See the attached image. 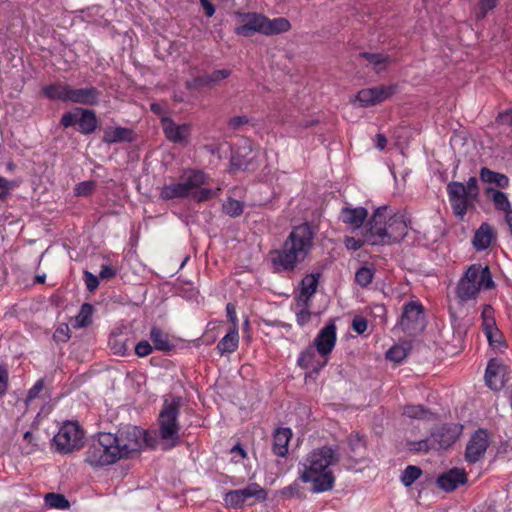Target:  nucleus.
Wrapping results in <instances>:
<instances>
[{
  "mask_svg": "<svg viewBox=\"0 0 512 512\" xmlns=\"http://www.w3.org/2000/svg\"><path fill=\"white\" fill-rule=\"evenodd\" d=\"M340 461L337 447L323 446L311 451L305 459L300 479L312 483V491L321 493L334 487L335 476L331 467Z\"/></svg>",
  "mask_w": 512,
  "mask_h": 512,
  "instance_id": "f257e3e1",
  "label": "nucleus"
},
{
  "mask_svg": "<svg viewBox=\"0 0 512 512\" xmlns=\"http://www.w3.org/2000/svg\"><path fill=\"white\" fill-rule=\"evenodd\" d=\"M407 233L404 216L393 212L388 206H381L368 220L364 238L372 245H389L400 242Z\"/></svg>",
  "mask_w": 512,
  "mask_h": 512,
  "instance_id": "f03ea898",
  "label": "nucleus"
},
{
  "mask_svg": "<svg viewBox=\"0 0 512 512\" xmlns=\"http://www.w3.org/2000/svg\"><path fill=\"white\" fill-rule=\"evenodd\" d=\"M313 231L304 223L293 228L279 250L271 252V261L277 272L293 271L307 257L313 241Z\"/></svg>",
  "mask_w": 512,
  "mask_h": 512,
  "instance_id": "7ed1b4c3",
  "label": "nucleus"
},
{
  "mask_svg": "<svg viewBox=\"0 0 512 512\" xmlns=\"http://www.w3.org/2000/svg\"><path fill=\"white\" fill-rule=\"evenodd\" d=\"M495 283L488 266L472 264L459 279L455 294L460 303L475 301L481 289L490 290Z\"/></svg>",
  "mask_w": 512,
  "mask_h": 512,
  "instance_id": "20e7f679",
  "label": "nucleus"
},
{
  "mask_svg": "<svg viewBox=\"0 0 512 512\" xmlns=\"http://www.w3.org/2000/svg\"><path fill=\"white\" fill-rule=\"evenodd\" d=\"M240 17L242 24L235 27L234 32L244 37H250L255 33L276 35L287 32L291 28L290 22L284 17L269 19L256 12L242 13Z\"/></svg>",
  "mask_w": 512,
  "mask_h": 512,
  "instance_id": "39448f33",
  "label": "nucleus"
},
{
  "mask_svg": "<svg viewBox=\"0 0 512 512\" xmlns=\"http://www.w3.org/2000/svg\"><path fill=\"white\" fill-rule=\"evenodd\" d=\"M180 406L181 398L174 397L171 401L166 399L160 411L159 437L163 441L165 449L173 448L180 443V425L178 423Z\"/></svg>",
  "mask_w": 512,
  "mask_h": 512,
  "instance_id": "423d86ee",
  "label": "nucleus"
},
{
  "mask_svg": "<svg viewBox=\"0 0 512 512\" xmlns=\"http://www.w3.org/2000/svg\"><path fill=\"white\" fill-rule=\"evenodd\" d=\"M113 441L112 433H99L91 440L86 452V462L95 467L117 462L120 456Z\"/></svg>",
  "mask_w": 512,
  "mask_h": 512,
  "instance_id": "0eeeda50",
  "label": "nucleus"
},
{
  "mask_svg": "<svg viewBox=\"0 0 512 512\" xmlns=\"http://www.w3.org/2000/svg\"><path fill=\"white\" fill-rule=\"evenodd\" d=\"M146 436L145 430L131 425L124 426L118 429L115 434H112L120 459L139 452L147 443Z\"/></svg>",
  "mask_w": 512,
  "mask_h": 512,
  "instance_id": "6e6552de",
  "label": "nucleus"
},
{
  "mask_svg": "<svg viewBox=\"0 0 512 512\" xmlns=\"http://www.w3.org/2000/svg\"><path fill=\"white\" fill-rule=\"evenodd\" d=\"M56 450L61 454H69L83 447L84 432L77 422L67 421L53 438Z\"/></svg>",
  "mask_w": 512,
  "mask_h": 512,
  "instance_id": "1a4fd4ad",
  "label": "nucleus"
},
{
  "mask_svg": "<svg viewBox=\"0 0 512 512\" xmlns=\"http://www.w3.org/2000/svg\"><path fill=\"white\" fill-rule=\"evenodd\" d=\"M267 499V491L258 483H250L246 487L225 493L224 503L229 508L239 509L244 505H254Z\"/></svg>",
  "mask_w": 512,
  "mask_h": 512,
  "instance_id": "9d476101",
  "label": "nucleus"
},
{
  "mask_svg": "<svg viewBox=\"0 0 512 512\" xmlns=\"http://www.w3.org/2000/svg\"><path fill=\"white\" fill-rule=\"evenodd\" d=\"M447 193L453 213L459 219H463L476 199L470 197L464 189V184L458 181H452L447 185Z\"/></svg>",
  "mask_w": 512,
  "mask_h": 512,
  "instance_id": "9b49d317",
  "label": "nucleus"
},
{
  "mask_svg": "<svg viewBox=\"0 0 512 512\" xmlns=\"http://www.w3.org/2000/svg\"><path fill=\"white\" fill-rule=\"evenodd\" d=\"M399 324L409 334L422 330L424 327L423 306L418 301L408 302L404 306Z\"/></svg>",
  "mask_w": 512,
  "mask_h": 512,
  "instance_id": "f8f14e48",
  "label": "nucleus"
},
{
  "mask_svg": "<svg viewBox=\"0 0 512 512\" xmlns=\"http://www.w3.org/2000/svg\"><path fill=\"white\" fill-rule=\"evenodd\" d=\"M489 444L490 440L487 431L484 429H478L467 443L465 460L470 464L478 462L483 458Z\"/></svg>",
  "mask_w": 512,
  "mask_h": 512,
  "instance_id": "ddd939ff",
  "label": "nucleus"
},
{
  "mask_svg": "<svg viewBox=\"0 0 512 512\" xmlns=\"http://www.w3.org/2000/svg\"><path fill=\"white\" fill-rule=\"evenodd\" d=\"M461 430V426L456 424L442 425L431 433L430 441L434 444L435 450L447 449L458 439Z\"/></svg>",
  "mask_w": 512,
  "mask_h": 512,
  "instance_id": "4468645a",
  "label": "nucleus"
},
{
  "mask_svg": "<svg viewBox=\"0 0 512 512\" xmlns=\"http://www.w3.org/2000/svg\"><path fill=\"white\" fill-rule=\"evenodd\" d=\"M395 92L393 86H377L373 88L362 89L356 96V101L361 107H369L383 102L391 97Z\"/></svg>",
  "mask_w": 512,
  "mask_h": 512,
  "instance_id": "2eb2a0df",
  "label": "nucleus"
},
{
  "mask_svg": "<svg viewBox=\"0 0 512 512\" xmlns=\"http://www.w3.org/2000/svg\"><path fill=\"white\" fill-rule=\"evenodd\" d=\"M165 137L173 143L187 144L191 135V125L188 123L178 124L169 117L161 119Z\"/></svg>",
  "mask_w": 512,
  "mask_h": 512,
  "instance_id": "dca6fc26",
  "label": "nucleus"
},
{
  "mask_svg": "<svg viewBox=\"0 0 512 512\" xmlns=\"http://www.w3.org/2000/svg\"><path fill=\"white\" fill-rule=\"evenodd\" d=\"M336 343V326L333 322L325 325L317 334L314 339L313 346L316 348L318 354L322 357L328 358Z\"/></svg>",
  "mask_w": 512,
  "mask_h": 512,
  "instance_id": "f3484780",
  "label": "nucleus"
},
{
  "mask_svg": "<svg viewBox=\"0 0 512 512\" xmlns=\"http://www.w3.org/2000/svg\"><path fill=\"white\" fill-rule=\"evenodd\" d=\"M506 372L507 368L504 364L496 359L490 360L485 372L487 386L494 391L501 390L507 381Z\"/></svg>",
  "mask_w": 512,
  "mask_h": 512,
  "instance_id": "a211bd4d",
  "label": "nucleus"
},
{
  "mask_svg": "<svg viewBox=\"0 0 512 512\" xmlns=\"http://www.w3.org/2000/svg\"><path fill=\"white\" fill-rule=\"evenodd\" d=\"M70 102L88 106L97 105L100 102L102 93L94 86L71 88Z\"/></svg>",
  "mask_w": 512,
  "mask_h": 512,
  "instance_id": "6ab92c4d",
  "label": "nucleus"
},
{
  "mask_svg": "<svg viewBox=\"0 0 512 512\" xmlns=\"http://www.w3.org/2000/svg\"><path fill=\"white\" fill-rule=\"evenodd\" d=\"M467 482V475L464 469L452 468L437 478L438 486L444 491H453L460 485Z\"/></svg>",
  "mask_w": 512,
  "mask_h": 512,
  "instance_id": "aec40b11",
  "label": "nucleus"
},
{
  "mask_svg": "<svg viewBox=\"0 0 512 512\" xmlns=\"http://www.w3.org/2000/svg\"><path fill=\"white\" fill-rule=\"evenodd\" d=\"M180 181L187 195L191 196L194 191L208 183V176L201 170L186 169L181 174Z\"/></svg>",
  "mask_w": 512,
  "mask_h": 512,
  "instance_id": "412c9836",
  "label": "nucleus"
},
{
  "mask_svg": "<svg viewBox=\"0 0 512 512\" xmlns=\"http://www.w3.org/2000/svg\"><path fill=\"white\" fill-rule=\"evenodd\" d=\"M317 354L318 352L313 345L307 347L299 355L298 365L303 369H311L316 373L319 372L327 364L328 358H322L320 355L318 357Z\"/></svg>",
  "mask_w": 512,
  "mask_h": 512,
  "instance_id": "4be33fe9",
  "label": "nucleus"
},
{
  "mask_svg": "<svg viewBox=\"0 0 512 512\" xmlns=\"http://www.w3.org/2000/svg\"><path fill=\"white\" fill-rule=\"evenodd\" d=\"M367 216L368 211L364 207H343L340 212L341 221L349 225L352 229L360 228Z\"/></svg>",
  "mask_w": 512,
  "mask_h": 512,
  "instance_id": "5701e85b",
  "label": "nucleus"
},
{
  "mask_svg": "<svg viewBox=\"0 0 512 512\" xmlns=\"http://www.w3.org/2000/svg\"><path fill=\"white\" fill-rule=\"evenodd\" d=\"M495 236L496 234L494 228L489 223L484 222L476 230L472 244L478 251L485 250L491 245L492 241L495 239Z\"/></svg>",
  "mask_w": 512,
  "mask_h": 512,
  "instance_id": "b1692460",
  "label": "nucleus"
},
{
  "mask_svg": "<svg viewBox=\"0 0 512 512\" xmlns=\"http://www.w3.org/2000/svg\"><path fill=\"white\" fill-rule=\"evenodd\" d=\"M72 86L64 82H56L42 88L45 97L50 100L70 102Z\"/></svg>",
  "mask_w": 512,
  "mask_h": 512,
  "instance_id": "393cba45",
  "label": "nucleus"
},
{
  "mask_svg": "<svg viewBox=\"0 0 512 512\" xmlns=\"http://www.w3.org/2000/svg\"><path fill=\"white\" fill-rule=\"evenodd\" d=\"M292 437L290 428H278L273 434L272 450L275 455L285 457L288 454V444Z\"/></svg>",
  "mask_w": 512,
  "mask_h": 512,
  "instance_id": "a878e982",
  "label": "nucleus"
},
{
  "mask_svg": "<svg viewBox=\"0 0 512 512\" xmlns=\"http://www.w3.org/2000/svg\"><path fill=\"white\" fill-rule=\"evenodd\" d=\"M485 195L492 201L494 208L497 211L506 214L512 210L511 203L506 193L498 189L488 187L485 189Z\"/></svg>",
  "mask_w": 512,
  "mask_h": 512,
  "instance_id": "bb28decb",
  "label": "nucleus"
},
{
  "mask_svg": "<svg viewBox=\"0 0 512 512\" xmlns=\"http://www.w3.org/2000/svg\"><path fill=\"white\" fill-rule=\"evenodd\" d=\"M76 111L81 114V116L78 117L79 131L84 135L93 133L97 126V117L95 112L93 110L83 108H76Z\"/></svg>",
  "mask_w": 512,
  "mask_h": 512,
  "instance_id": "cd10ccee",
  "label": "nucleus"
},
{
  "mask_svg": "<svg viewBox=\"0 0 512 512\" xmlns=\"http://www.w3.org/2000/svg\"><path fill=\"white\" fill-rule=\"evenodd\" d=\"M132 140V131L123 127H107L104 130L103 142L113 144Z\"/></svg>",
  "mask_w": 512,
  "mask_h": 512,
  "instance_id": "c85d7f7f",
  "label": "nucleus"
},
{
  "mask_svg": "<svg viewBox=\"0 0 512 512\" xmlns=\"http://www.w3.org/2000/svg\"><path fill=\"white\" fill-rule=\"evenodd\" d=\"M239 343L238 328H232L217 344L216 349L220 355L236 351Z\"/></svg>",
  "mask_w": 512,
  "mask_h": 512,
  "instance_id": "c756f323",
  "label": "nucleus"
},
{
  "mask_svg": "<svg viewBox=\"0 0 512 512\" xmlns=\"http://www.w3.org/2000/svg\"><path fill=\"white\" fill-rule=\"evenodd\" d=\"M480 179L485 183H491L499 188H507L509 186V178L507 175L499 172L490 170L487 167H483L480 170Z\"/></svg>",
  "mask_w": 512,
  "mask_h": 512,
  "instance_id": "7c9ffc66",
  "label": "nucleus"
},
{
  "mask_svg": "<svg viewBox=\"0 0 512 512\" xmlns=\"http://www.w3.org/2000/svg\"><path fill=\"white\" fill-rule=\"evenodd\" d=\"M318 286V276L315 274L307 275L301 282V294L299 300L307 306L309 298L316 292Z\"/></svg>",
  "mask_w": 512,
  "mask_h": 512,
  "instance_id": "2f4dec72",
  "label": "nucleus"
},
{
  "mask_svg": "<svg viewBox=\"0 0 512 512\" xmlns=\"http://www.w3.org/2000/svg\"><path fill=\"white\" fill-rule=\"evenodd\" d=\"M159 197L162 200H172L175 198H186L189 197L185 192L184 186L181 181L177 183H171L169 185H164L160 189Z\"/></svg>",
  "mask_w": 512,
  "mask_h": 512,
  "instance_id": "473e14b6",
  "label": "nucleus"
},
{
  "mask_svg": "<svg viewBox=\"0 0 512 512\" xmlns=\"http://www.w3.org/2000/svg\"><path fill=\"white\" fill-rule=\"evenodd\" d=\"M150 338L154 343L155 349L159 351H170L173 345L170 343L168 336L158 327H152Z\"/></svg>",
  "mask_w": 512,
  "mask_h": 512,
  "instance_id": "72a5a7b5",
  "label": "nucleus"
},
{
  "mask_svg": "<svg viewBox=\"0 0 512 512\" xmlns=\"http://www.w3.org/2000/svg\"><path fill=\"white\" fill-rule=\"evenodd\" d=\"M360 57L366 59L370 65H373L374 69L379 72L383 70L390 58L387 55L381 53H360Z\"/></svg>",
  "mask_w": 512,
  "mask_h": 512,
  "instance_id": "f704fd0d",
  "label": "nucleus"
},
{
  "mask_svg": "<svg viewBox=\"0 0 512 512\" xmlns=\"http://www.w3.org/2000/svg\"><path fill=\"white\" fill-rule=\"evenodd\" d=\"M45 504L50 508L55 509H68L70 507L69 501L62 494L48 493L45 495Z\"/></svg>",
  "mask_w": 512,
  "mask_h": 512,
  "instance_id": "c9c22d12",
  "label": "nucleus"
},
{
  "mask_svg": "<svg viewBox=\"0 0 512 512\" xmlns=\"http://www.w3.org/2000/svg\"><path fill=\"white\" fill-rule=\"evenodd\" d=\"M408 352L409 347L407 344L394 345L387 351L386 358L395 363H400L407 357Z\"/></svg>",
  "mask_w": 512,
  "mask_h": 512,
  "instance_id": "e433bc0d",
  "label": "nucleus"
},
{
  "mask_svg": "<svg viewBox=\"0 0 512 512\" xmlns=\"http://www.w3.org/2000/svg\"><path fill=\"white\" fill-rule=\"evenodd\" d=\"M421 474L422 471L419 467L409 465L403 471L401 481L406 487L411 486L421 476Z\"/></svg>",
  "mask_w": 512,
  "mask_h": 512,
  "instance_id": "4c0bfd02",
  "label": "nucleus"
},
{
  "mask_svg": "<svg viewBox=\"0 0 512 512\" xmlns=\"http://www.w3.org/2000/svg\"><path fill=\"white\" fill-rule=\"evenodd\" d=\"M220 192V188L217 189H208L202 188V186L193 192L191 195L193 200L196 202H204L208 201L214 197H217Z\"/></svg>",
  "mask_w": 512,
  "mask_h": 512,
  "instance_id": "58836bf2",
  "label": "nucleus"
},
{
  "mask_svg": "<svg viewBox=\"0 0 512 512\" xmlns=\"http://www.w3.org/2000/svg\"><path fill=\"white\" fill-rule=\"evenodd\" d=\"M403 414L409 418L424 419L427 418L431 413L422 405H408L404 408Z\"/></svg>",
  "mask_w": 512,
  "mask_h": 512,
  "instance_id": "ea45409f",
  "label": "nucleus"
},
{
  "mask_svg": "<svg viewBox=\"0 0 512 512\" xmlns=\"http://www.w3.org/2000/svg\"><path fill=\"white\" fill-rule=\"evenodd\" d=\"M374 277V272L371 268L361 267L355 274V281L362 287L368 286Z\"/></svg>",
  "mask_w": 512,
  "mask_h": 512,
  "instance_id": "a19ab883",
  "label": "nucleus"
},
{
  "mask_svg": "<svg viewBox=\"0 0 512 512\" xmlns=\"http://www.w3.org/2000/svg\"><path fill=\"white\" fill-rule=\"evenodd\" d=\"M93 313V307L91 304L84 303L81 306L80 312L76 317L78 326L85 327L91 323V316Z\"/></svg>",
  "mask_w": 512,
  "mask_h": 512,
  "instance_id": "79ce46f5",
  "label": "nucleus"
},
{
  "mask_svg": "<svg viewBox=\"0 0 512 512\" xmlns=\"http://www.w3.org/2000/svg\"><path fill=\"white\" fill-rule=\"evenodd\" d=\"M223 210L227 215L231 217H237L243 212V204L236 199L229 198L223 204Z\"/></svg>",
  "mask_w": 512,
  "mask_h": 512,
  "instance_id": "37998d69",
  "label": "nucleus"
},
{
  "mask_svg": "<svg viewBox=\"0 0 512 512\" xmlns=\"http://www.w3.org/2000/svg\"><path fill=\"white\" fill-rule=\"evenodd\" d=\"M497 5V0H480L478 10L476 12L477 19H484L487 13L494 9Z\"/></svg>",
  "mask_w": 512,
  "mask_h": 512,
  "instance_id": "c03bdc74",
  "label": "nucleus"
},
{
  "mask_svg": "<svg viewBox=\"0 0 512 512\" xmlns=\"http://www.w3.org/2000/svg\"><path fill=\"white\" fill-rule=\"evenodd\" d=\"M495 124L498 126H506L512 131V109H507L498 113Z\"/></svg>",
  "mask_w": 512,
  "mask_h": 512,
  "instance_id": "a18cd8bd",
  "label": "nucleus"
},
{
  "mask_svg": "<svg viewBox=\"0 0 512 512\" xmlns=\"http://www.w3.org/2000/svg\"><path fill=\"white\" fill-rule=\"evenodd\" d=\"M482 327L489 343H492V335H498L495 319L482 320Z\"/></svg>",
  "mask_w": 512,
  "mask_h": 512,
  "instance_id": "49530a36",
  "label": "nucleus"
},
{
  "mask_svg": "<svg viewBox=\"0 0 512 512\" xmlns=\"http://www.w3.org/2000/svg\"><path fill=\"white\" fill-rule=\"evenodd\" d=\"M410 449L414 451H429L435 450L434 444L430 441V436L426 439L410 443Z\"/></svg>",
  "mask_w": 512,
  "mask_h": 512,
  "instance_id": "de8ad7c7",
  "label": "nucleus"
},
{
  "mask_svg": "<svg viewBox=\"0 0 512 512\" xmlns=\"http://www.w3.org/2000/svg\"><path fill=\"white\" fill-rule=\"evenodd\" d=\"M16 186V181H10L0 176V200L7 198L10 191Z\"/></svg>",
  "mask_w": 512,
  "mask_h": 512,
  "instance_id": "09e8293b",
  "label": "nucleus"
},
{
  "mask_svg": "<svg viewBox=\"0 0 512 512\" xmlns=\"http://www.w3.org/2000/svg\"><path fill=\"white\" fill-rule=\"evenodd\" d=\"M94 182L93 181H84L79 184H77L75 188V195L77 196H87L92 193L94 189Z\"/></svg>",
  "mask_w": 512,
  "mask_h": 512,
  "instance_id": "8fccbe9b",
  "label": "nucleus"
},
{
  "mask_svg": "<svg viewBox=\"0 0 512 512\" xmlns=\"http://www.w3.org/2000/svg\"><path fill=\"white\" fill-rule=\"evenodd\" d=\"M210 85L211 84H210V80H209V75L208 74L196 77L191 82L187 83V87L189 89H200L202 87H207V86H210Z\"/></svg>",
  "mask_w": 512,
  "mask_h": 512,
  "instance_id": "3c124183",
  "label": "nucleus"
},
{
  "mask_svg": "<svg viewBox=\"0 0 512 512\" xmlns=\"http://www.w3.org/2000/svg\"><path fill=\"white\" fill-rule=\"evenodd\" d=\"M368 328V322L361 316H355L352 320V329L359 335L364 334Z\"/></svg>",
  "mask_w": 512,
  "mask_h": 512,
  "instance_id": "603ef678",
  "label": "nucleus"
},
{
  "mask_svg": "<svg viewBox=\"0 0 512 512\" xmlns=\"http://www.w3.org/2000/svg\"><path fill=\"white\" fill-rule=\"evenodd\" d=\"M153 348L147 340L138 342L135 346V354L139 357H146L152 352Z\"/></svg>",
  "mask_w": 512,
  "mask_h": 512,
  "instance_id": "864d4df0",
  "label": "nucleus"
},
{
  "mask_svg": "<svg viewBox=\"0 0 512 512\" xmlns=\"http://www.w3.org/2000/svg\"><path fill=\"white\" fill-rule=\"evenodd\" d=\"M464 189L468 192V195L470 197H474L475 199L479 195V187H478V181L475 177H470L466 183L464 184Z\"/></svg>",
  "mask_w": 512,
  "mask_h": 512,
  "instance_id": "5fc2aeb1",
  "label": "nucleus"
},
{
  "mask_svg": "<svg viewBox=\"0 0 512 512\" xmlns=\"http://www.w3.org/2000/svg\"><path fill=\"white\" fill-rule=\"evenodd\" d=\"M111 349L113 350L114 354L124 356L128 353L129 348L126 345L125 342H120L117 339H114L113 341L110 340L109 342Z\"/></svg>",
  "mask_w": 512,
  "mask_h": 512,
  "instance_id": "6e6d98bb",
  "label": "nucleus"
},
{
  "mask_svg": "<svg viewBox=\"0 0 512 512\" xmlns=\"http://www.w3.org/2000/svg\"><path fill=\"white\" fill-rule=\"evenodd\" d=\"M78 115H79V112H77L76 110L74 112H67L62 115L60 123L64 127H70L76 123L78 124V117H79Z\"/></svg>",
  "mask_w": 512,
  "mask_h": 512,
  "instance_id": "4d7b16f0",
  "label": "nucleus"
},
{
  "mask_svg": "<svg viewBox=\"0 0 512 512\" xmlns=\"http://www.w3.org/2000/svg\"><path fill=\"white\" fill-rule=\"evenodd\" d=\"M44 381L42 379L38 380L28 391L27 394V402H30L36 399L39 393L43 390Z\"/></svg>",
  "mask_w": 512,
  "mask_h": 512,
  "instance_id": "13d9d810",
  "label": "nucleus"
},
{
  "mask_svg": "<svg viewBox=\"0 0 512 512\" xmlns=\"http://www.w3.org/2000/svg\"><path fill=\"white\" fill-rule=\"evenodd\" d=\"M84 281L89 291H94L99 285L98 277L89 271L84 272Z\"/></svg>",
  "mask_w": 512,
  "mask_h": 512,
  "instance_id": "bf43d9fd",
  "label": "nucleus"
},
{
  "mask_svg": "<svg viewBox=\"0 0 512 512\" xmlns=\"http://www.w3.org/2000/svg\"><path fill=\"white\" fill-rule=\"evenodd\" d=\"M231 74V71L228 69L215 70L209 75L210 84L219 82L225 78H227Z\"/></svg>",
  "mask_w": 512,
  "mask_h": 512,
  "instance_id": "052dcab7",
  "label": "nucleus"
},
{
  "mask_svg": "<svg viewBox=\"0 0 512 512\" xmlns=\"http://www.w3.org/2000/svg\"><path fill=\"white\" fill-rule=\"evenodd\" d=\"M364 241H366V239L346 237L344 243L347 249L356 251L363 246Z\"/></svg>",
  "mask_w": 512,
  "mask_h": 512,
  "instance_id": "680f3d73",
  "label": "nucleus"
},
{
  "mask_svg": "<svg viewBox=\"0 0 512 512\" xmlns=\"http://www.w3.org/2000/svg\"><path fill=\"white\" fill-rule=\"evenodd\" d=\"M300 493V486L297 483H293L287 487H284L281 491V495L283 497H294L298 496Z\"/></svg>",
  "mask_w": 512,
  "mask_h": 512,
  "instance_id": "e2e57ef3",
  "label": "nucleus"
},
{
  "mask_svg": "<svg viewBox=\"0 0 512 512\" xmlns=\"http://www.w3.org/2000/svg\"><path fill=\"white\" fill-rule=\"evenodd\" d=\"M311 317V313L307 309V306L296 312V320L300 326L305 325Z\"/></svg>",
  "mask_w": 512,
  "mask_h": 512,
  "instance_id": "0e129e2a",
  "label": "nucleus"
},
{
  "mask_svg": "<svg viewBox=\"0 0 512 512\" xmlns=\"http://www.w3.org/2000/svg\"><path fill=\"white\" fill-rule=\"evenodd\" d=\"M248 118L246 116H234L229 120V127L232 129H238L244 124L248 123Z\"/></svg>",
  "mask_w": 512,
  "mask_h": 512,
  "instance_id": "69168bd1",
  "label": "nucleus"
},
{
  "mask_svg": "<svg viewBox=\"0 0 512 512\" xmlns=\"http://www.w3.org/2000/svg\"><path fill=\"white\" fill-rule=\"evenodd\" d=\"M116 275V270L110 265H102L99 276L102 279H110Z\"/></svg>",
  "mask_w": 512,
  "mask_h": 512,
  "instance_id": "338daca9",
  "label": "nucleus"
},
{
  "mask_svg": "<svg viewBox=\"0 0 512 512\" xmlns=\"http://www.w3.org/2000/svg\"><path fill=\"white\" fill-rule=\"evenodd\" d=\"M349 446H350L352 452H356L358 449L363 447L362 440L358 434L351 435L349 437Z\"/></svg>",
  "mask_w": 512,
  "mask_h": 512,
  "instance_id": "774afa93",
  "label": "nucleus"
}]
</instances>
